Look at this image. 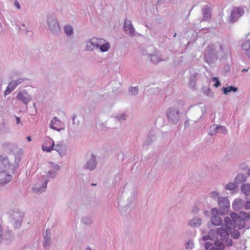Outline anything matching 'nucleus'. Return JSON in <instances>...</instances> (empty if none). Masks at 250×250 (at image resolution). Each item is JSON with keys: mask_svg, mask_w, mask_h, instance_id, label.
<instances>
[{"mask_svg": "<svg viewBox=\"0 0 250 250\" xmlns=\"http://www.w3.org/2000/svg\"><path fill=\"white\" fill-rule=\"evenodd\" d=\"M215 46L213 44H209L205 50L204 60L209 64L213 63L217 59Z\"/></svg>", "mask_w": 250, "mask_h": 250, "instance_id": "5", "label": "nucleus"}, {"mask_svg": "<svg viewBox=\"0 0 250 250\" xmlns=\"http://www.w3.org/2000/svg\"><path fill=\"white\" fill-rule=\"evenodd\" d=\"M213 215L211 217V222L214 226H220L223 224L222 219L218 215V210L216 208H213L211 210Z\"/></svg>", "mask_w": 250, "mask_h": 250, "instance_id": "12", "label": "nucleus"}, {"mask_svg": "<svg viewBox=\"0 0 250 250\" xmlns=\"http://www.w3.org/2000/svg\"><path fill=\"white\" fill-rule=\"evenodd\" d=\"M95 41L96 46L98 49H100L102 52H105L107 51L110 48V44L108 42H106V41L102 38H98L93 37Z\"/></svg>", "mask_w": 250, "mask_h": 250, "instance_id": "9", "label": "nucleus"}, {"mask_svg": "<svg viewBox=\"0 0 250 250\" xmlns=\"http://www.w3.org/2000/svg\"><path fill=\"white\" fill-rule=\"evenodd\" d=\"M248 70V69H244L242 71L244 72V71H247Z\"/></svg>", "mask_w": 250, "mask_h": 250, "instance_id": "62", "label": "nucleus"}, {"mask_svg": "<svg viewBox=\"0 0 250 250\" xmlns=\"http://www.w3.org/2000/svg\"><path fill=\"white\" fill-rule=\"evenodd\" d=\"M197 73L194 72L193 73L191 74L190 77H189V86L192 88H193L195 87L196 85V77L197 75Z\"/></svg>", "mask_w": 250, "mask_h": 250, "instance_id": "31", "label": "nucleus"}, {"mask_svg": "<svg viewBox=\"0 0 250 250\" xmlns=\"http://www.w3.org/2000/svg\"><path fill=\"white\" fill-rule=\"evenodd\" d=\"M51 241V233L50 230L47 229L45 231V234L44 235V241L43 245L44 248H48L50 245Z\"/></svg>", "mask_w": 250, "mask_h": 250, "instance_id": "23", "label": "nucleus"}, {"mask_svg": "<svg viewBox=\"0 0 250 250\" xmlns=\"http://www.w3.org/2000/svg\"><path fill=\"white\" fill-rule=\"evenodd\" d=\"M222 91L225 95H229L230 92H236L238 91V88L236 87L233 86H229L226 87H223Z\"/></svg>", "mask_w": 250, "mask_h": 250, "instance_id": "29", "label": "nucleus"}, {"mask_svg": "<svg viewBox=\"0 0 250 250\" xmlns=\"http://www.w3.org/2000/svg\"><path fill=\"white\" fill-rule=\"evenodd\" d=\"M96 166V157L94 154H92L90 155V158L87 160L86 165L84 166V168L89 170H93L95 169Z\"/></svg>", "mask_w": 250, "mask_h": 250, "instance_id": "15", "label": "nucleus"}, {"mask_svg": "<svg viewBox=\"0 0 250 250\" xmlns=\"http://www.w3.org/2000/svg\"><path fill=\"white\" fill-rule=\"evenodd\" d=\"M57 171L54 170L48 171L46 175L42 176L38 183L34 185L33 188L34 191L37 193H41L45 190L46 185L49 181V178L53 179L57 176Z\"/></svg>", "mask_w": 250, "mask_h": 250, "instance_id": "2", "label": "nucleus"}, {"mask_svg": "<svg viewBox=\"0 0 250 250\" xmlns=\"http://www.w3.org/2000/svg\"><path fill=\"white\" fill-rule=\"evenodd\" d=\"M184 125L185 127H188V126L189 125V122L188 120H187L185 122Z\"/></svg>", "mask_w": 250, "mask_h": 250, "instance_id": "53", "label": "nucleus"}, {"mask_svg": "<svg viewBox=\"0 0 250 250\" xmlns=\"http://www.w3.org/2000/svg\"><path fill=\"white\" fill-rule=\"evenodd\" d=\"M247 179V175L243 174H238L235 178V183L239 184L245 182Z\"/></svg>", "mask_w": 250, "mask_h": 250, "instance_id": "28", "label": "nucleus"}, {"mask_svg": "<svg viewBox=\"0 0 250 250\" xmlns=\"http://www.w3.org/2000/svg\"><path fill=\"white\" fill-rule=\"evenodd\" d=\"M66 146L62 144H59L56 145H54L53 150L57 151L61 156H63L65 154Z\"/></svg>", "mask_w": 250, "mask_h": 250, "instance_id": "25", "label": "nucleus"}, {"mask_svg": "<svg viewBox=\"0 0 250 250\" xmlns=\"http://www.w3.org/2000/svg\"><path fill=\"white\" fill-rule=\"evenodd\" d=\"M8 85L9 86H10V88L13 90H14L17 86V85H16L14 81H11L8 84Z\"/></svg>", "mask_w": 250, "mask_h": 250, "instance_id": "49", "label": "nucleus"}, {"mask_svg": "<svg viewBox=\"0 0 250 250\" xmlns=\"http://www.w3.org/2000/svg\"><path fill=\"white\" fill-rule=\"evenodd\" d=\"M194 242L191 240H188L186 244V248L187 249H191L194 247Z\"/></svg>", "mask_w": 250, "mask_h": 250, "instance_id": "42", "label": "nucleus"}, {"mask_svg": "<svg viewBox=\"0 0 250 250\" xmlns=\"http://www.w3.org/2000/svg\"><path fill=\"white\" fill-rule=\"evenodd\" d=\"M250 203H247V204L246 205H245V208L246 209H249L250 208V205H249Z\"/></svg>", "mask_w": 250, "mask_h": 250, "instance_id": "54", "label": "nucleus"}, {"mask_svg": "<svg viewBox=\"0 0 250 250\" xmlns=\"http://www.w3.org/2000/svg\"><path fill=\"white\" fill-rule=\"evenodd\" d=\"M244 14V10L242 7H235L231 12L227 21L229 23H234Z\"/></svg>", "mask_w": 250, "mask_h": 250, "instance_id": "8", "label": "nucleus"}, {"mask_svg": "<svg viewBox=\"0 0 250 250\" xmlns=\"http://www.w3.org/2000/svg\"><path fill=\"white\" fill-rule=\"evenodd\" d=\"M219 131H220V133L223 134H226L227 132V128L224 126L220 125H218Z\"/></svg>", "mask_w": 250, "mask_h": 250, "instance_id": "44", "label": "nucleus"}, {"mask_svg": "<svg viewBox=\"0 0 250 250\" xmlns=\"http://www.w3.org/2000/svg\"><path fill=\"white\" fill-rule=\"evenodd\" d=\"M12 172L0 169V185H4L10 182L13 178Z\"/></svg>", "mask_w": 250, "mask_h": 250, "instance_id": "10", "label": "nucleus"}, {"mask_svg": "<svg viewBox=\"0 0 250 250\" xmlns=\"http://www.w3.org/2000/svg\"><path fill=\"white\" fill-rule=\"evenodd\" d=\"M231 237L234 239H238L240 237V232L237 229L234 230L231 233Z\"/></svg>", "mask_w": 250, "mask_h": 250, "instance_id": "40", "label": "nucleus"}, {"mask_svg": "<svg viewBox=\"0 0 250 250\" xmlns=\"http://www.w3.org/2000/svg\"><path fill=\"white\" fill-rule=\"evenodd\" d=\"M203 19L202 21H206L211 17L210 9L207 6L203 9Z\"/></svg>", "mask_w": 250, "mask_h": 250, "instance_id": "30", "label": "nucleus"}, {"mask_svg": "<svg viewBox=\"0 0 250 250\" xmlns=\"http://www.w3.org/2000/svg\"><path fill=\"white\" fill-rule=\"evenodd\" d=\"M167 116L169 123L177 124L180 119V111L174 107L168 108L166 112Z\"/></svg>", "mask_w": 250, "mask_h": 250, "instance_id": "7", "label": "nucleus"}, {"mask_svg": "<svg viewBox=\"0 0 250 250\" xmlns=\"http://www.w3.org/2000/svg\"><path fill=\"white\" fill-rule=\"evenodd\" d=\"M65 33L68 36L72 35L73 33V28L71 25H66L64 27Z\"/></svg>", "mask_w": 250, "mask_h": 250, "instance_id": "34", "label": "nucleus"}, {"mask_svg": "<svg viewBox=\"0 0 250 250\" xmlns=\"http://www.w3.org/2000/svg\"><path fill=\"white\" fill-rule=\"evenodd\" d=\"M209 92L210 91V89L208 88V90Z\"/></svg>", "mask_w": 250, "mask_h": 250, "instance_id": "64", "label": "nucleus"}, {"mask_svg": "<svg viewBox=\"0 0 250 250\" xmlns=\"http://www.w3.org/2000/svg\"><path fill=\"white\" fill-rule=\"evenodd\" d=\"M212 80L213 82H215V83L213 85L215 87H218L219 86H220L221 83L218 77H213Z\"/></svg>", "mask_w": 250, "mask_h": 250, "instance_id": "43", "label": "nucleus"}, {"mask_svg": "<svg viewBox=\"0 0 250 250\" xmlns=\"http://www.w3.org/2000/svg\"><path fill=\"white\" fill-rule=\"evenodd\" d=\"M241 48L245 51V53L248 57L250 59V40L242 43Z\"/></svg>", "mask_w": 250, "mask_h": 250, "instance_id": "22", "label": "nucleus"}, {"mask_svg": "<svg viewBox=\"0 0 250 250\" xmlns=\"http://www.w3.org/2000/svg\"><path fill=\"white\" fill-rule=\"evenodd\" d=\"M59 123H58L57 122L55 125H56L57 126H60Z\"/></svg>", "mask_w": 250, "mask_h": 250, "instance_id": "61", "label": "nucleus"}, {"mask_svg": "<svg viewBox=\"0 0 250 250\" xmlns=\"http://www.w3.org/2000/svg\"><path fill=\"white\" fill-rule=\"evenodd\" d=\"M241 190L246 196V203H250V184H243L241 187Z\"/></svg>", "mask_w": 250, "mask_h": 250, "instance_id": "18", "label": "nucleus"}, {"mask_svg": "<svg viewBox=\"0 0 250 250\" xmlns=\"http://www.w3.org/2000/svg\"><path fill=\"white\" fill-rule=\"evenodd\" d=\"M138 91H139V89H138V86H135V87L131 86L129 88V93L130 95L135 96L138 94Z\"/></svg>", "mask_w": 250, "mask_h": 250, "instance_id": "36", "label": "nucleus"}, {"mask_svg": "<svg viewBox=\"0 0 250 250\" xmlns=\"http://www.w3.org/2000/svg\"><path fill=\"white\" fill-rule=\"evenodd\" d=\"M51 167L53 168V170H54L57 172L59 171L60 168V167L59 165H56L53 163H51Z\"/></svg>", "mask_w": 250, "mask_h": 250, "instance_id": "48", "label": "nucleus"}, {"mask_svg": "<svg viewBox=\"0 0 250 250\" xmlns=\"http://www.w3.org/2000/svg\"><path fill=\"white\" fill-rule=\"evenodd\" d=\"M217 236L215 238L210 239L209 238L207 240H209L211 242H206L205 243V248L206 250L210 249L211 250H221L225 248V241H223L221 238Z\"/></svg>", "mask_w": 250, "mask_h": 250, "instance_id": "4", "label": "nucleus"}, {"mask_svg": "<svg viewBox=\"0 0 250 250\" xmlns=\"http://www.w3.org/2000/svg\"><path fill=\"white\" fill-rule=\"evenodd\" d=\"M239 219V216L235 212H232L230 214V217H226L224 218V222L226 227H221L217 229V230H210L207 235H204L202 240L204 241L209 238L210 239L215 238L217 236H219L223 241H225L226 245L228 247L233 244V241L229 239V230L230 229L236 227V221Z\"/></svg>", "mask_w": 250, "mask_h": 250, "instance_id": "1", "label": "nucleus"}, {"mask_svg": "<svg viewBox=\"0 0 250 250\" xmlns=\"http://www.w3.org/2000/svg\"><path fill=\"white\" fill-rule=\"evenodd\" d=\"M153 138L152 136L149 135L147 139L144 142L143 146H147L151 145L154 141Z\"/></svg>", "mask_w": 250, "mask_h": 250, "instance_id": "37", "label": "nucleus"}, {"mask_svg": "<svg viewBox=\"0 0 250 250\" xmlns=\"http://www.w3.org/2000/svg\"><path fill=\"white\" fill-rule=\"evenodd\" d=\"M219 193L217 191H212L210 193V197L212 198L213 199H215L216 198H218Z\"/></svg>", "mask_w": 250, "mask_h": 250, "instance_id": "46", "label": "nucleus"}, {"mask_svg": "<svg viewBox=\"0 0 250 250\" xmlns=\"http://www.w3.org/2000/svg\"><path fill=\"white\" fill-rule=\"evenodd\" d=\"M220 50L225 57H228L230 54V49L229 46L227 44H222L219 46Z\"/></svg>", "mask_w": 250, "mask_h": 250, "instance_id": "21", "label": "nucleus"}, {"mask_svg": "<svg viewBox=\"0 0 250 250\" xmlns=\"http://www.w3.org/2000/svg\"><path fill=\"white\" fill-rule=\"evenodd\" d=\"M201 224V219L198 217L194 218L188 222V225L192 227H199Z\"/></svg>", "mask_w": 250, "mask_h": 250, "instance_id": "27", "label": "nucleus"}, {"mask_svg": "<svg viewBox=\"0 0 250 250\" xmlns=\"http://www.w3.org/2000/svg\"><path fill=\"white\" fill-rule=\"evenodd\" d=\"M96 41L92 38L90 40L86 41L85 43V50L86 51H92L94 50H96L98 49L97 47L96 42H95Z\"/></svg>", "mask_w": 250, "mask_h": 250, "instance_id": "19", "label": "nucleus"}, {"mask_svg": "<svg viewBox=\"0 0 250 250\" xmlns=\"http://www.w3.org/2000/svg\"><path fill=\"white\" fill-rule=\"evenodd\" d=\"M247 174L248 176H250V168L248 170Z\"/></svg>", "mask_w": 250, "mask_h": 250, "instance_id": "59", "label": "nucleus"}, {"mask_svg": "<svg viewBox=\"0 0 250 250\" xmlns=\"http://www.w3.org/2000/svg\"><path fill=\"white\" fill-rule=\"evenodd\" d=\"M244 206V202L240 198L235 200L232 203V208L236 211L241 209Z\"/></svg>", "mask_w": 250, "mask_h": 250, "instance_id": "20", "label": "nucleus"}, {"mask_svg": "<svg viewBox=\"0 0 250 250\" xmlns=\"http://www.w3.org/2000/svg\"><path fill=\"white\" fill-rule=\"evenodd\" d=\"M124 29L126 34L130 37H133L134 35L135 28L133 26L131 21L126 19L124 22Z\"/></svg>", "mask_w": 250, "mask_h": 250, "instance_id": "14", "label": "nucleus"}, {"mask_svg": "<svg viewBox=\"0 0 250 250\" xmlns=\"http://www.w3.org/2000/svg\"><path fill=\"white\" fill-rule=\"evenodd\" d=\"M54 146V142L53 140L51 138L47 137L44 139L42 148L43 151L50 152L53 149Z\"/></svg>", "mask_w": 250, "mask_h": 250, "instance_id": "13", "label": "nucleus"}, {"mask_svg": "<svg viewBox=\"0 0 250 250\" xmlns=\"http://www.w3.org/2000/svg\"><path fill=\"white\" fill-rule=\"evenodd\" d=\"M14 4L18 9H20L21 8L20 4L17 0H15Z\"/></svg>", "mask_w": 250, "mask_h": 250, "instance_id": "50", "label": "nucleus"}, {"mask_svg": "<svg viewBox=\"0 0 250 250\" xmlns=\"http://www.w3.org/2000/svg\"><path fill=\"white\" fill-rule=\"evenodd\" d=\"M57 122L61 123V121L59 120L57 117H54L53 119L50 122L49 127L50 128L60 132L62 129H63V128H58L56 126H54V125H55Z\"/></svg>", "mask_w": 250, "mask_h": 250, "instance_id": "26", "label": "nucleus"}, {"mask_svg": "<svg viewBox=\"0 0 250 250\" xmlns=\"http://www.w3.org/2000/svg\"><path fill=\"white\" fill-rule=\"evenodd\" d=\"M82 222L85 225H89L91 224L93 221L91 218L88 217H84L82 219Z\"/></svg>", "mask_w": 250, "mask_h": 250, "instance_id": "39", "label": "nucleus"}, {"mask_svg": "<svg viewBox=\"0 0 250 250\" xmlns=\"http://www.w3.org/2000/svg\"><path fill=\"white\" fill-rule=\"evenodd\" d=\"M218 133H220V131H219L218 128V125H215L210 127L208 135L213 136Z\"/></svg>", "mask_w": 250, "mask_h": 250, "instance_id": "32", "label": "nucleus"}, {"mask_svg": "<svg viewBox=\"0 0 250 250\" xmlns=\"http://www.w3.org/2000/svg\"><path fill=\"white\" fill-rule=\"evenodd\" d=\"M13 90L10 88V86L8 85V86L6 87V89L4 91V95L6 96L9 94Z\"/></svg>", "mask_w": 250, "mask_h": 250, "instance_id": "47", "label": "nucleus"}, {"mask_svg": "<svg viewBox=\"0 0 250 250\" xmlns=\"http://www.w3.org/2000/svg\"><path fill=\"white\" fill-rule=\"evenodd\" d=\"M26 80V78H19L15 80H13L16 85L18 86L19 84L23 83Z\"/></svg>", "mask_w": 250, "mask_h": 250, "instance_id": "45", "label": "nucleus"}, {"mask_svg": "<svg viewBox=\"0 0 250 250\" xmlns=\"http://www.w3.org/2000/svg\"><path fill=\"white\" fill-rule=\"evenodd\" d=\"M15 162L12 163L9 158L6 155H1L0 156V169L5 170L7 171L14 172V171L19 166L21 161V158L19 157H14Z\"/></svg>", "mask_w": 250, "mask_h": 250, "instance_id": "3", "label": "nucleus"}, {"mask_svg": "<svg viewBox=\"0 0 250 250\" xmlns=\"http://www.w3.org/2000/svg\"><path fill=\"white\" fill-rule=\"evenodd\" d=\"M3 239L2 236V229L1 226H0V243Z\"/></svg>", "mask_w": 250, "mask_h": 250, "instance_id": "52", "label": "nucleus"}, {"mask_svg": "<svg viewBox=\"0 0 250 250\" xmlns=\"http://www.w3.org/2000/svg\"><path fill=\"white\" fill-rule=\"evenodd\" d=\"M47 25L51 32L55 36L58 35L61 29L55 16L51 15L47 18Z\"/></svg>", "mask_w": 250, "mask_h": 250, "instance_id": "6", "label": "nucleus"}, {"mask_svg": "<svg viewBox=\"0 0 250 250\" xmlns=\"http://www.w3.org/2000/svg\"><path fill=\"white\" fill-rule=\"evenodd\" d=\"M85 250H92L90 247H87L86 249H85Z\"/></svg>", "mask_w": 250, "mask_h": 250, "instance_id": "60", "label": "nucleus"}, {"mask_svg": "<svg viewBox=\"0 0 250 250\" xmlns=\"http://www.w3.org/2000/svg\"><path fill=\"white\" fill-rule=\"evenodd\" d=\"M176 35H177V34L176 33H175L173 37H175L176 36Z\"/></svg>", "mask_w": 250, "mask_h": 250, "instance_id": "63", "label": "nucleus"}, {"mask_svg": "<svg viewBox=\"0 0 250 250\" xmlns=\"http://www.w3.org/2000/svg\"><path fill=\"white\" fill-rule=\"evenodd\" d=\"M29 22L28 21H25L22 24L21 23H17V25L20 26V30L25 31L26 32H28L29 30L27 29V25H28Z\"/></svg>", "mask_w": 250, "mask_h": 250, "instance_id": "33", "label": "nucleus"}, {"mask_svg": "<svg viewBox=\"0 0 250 250\" xmlns=\"http://www.w3.org/2000/svg\"><path fill=\"white\" fill-rule=\"evenodd\" d=\"M126 115L124 113L116 115L115 118L119 122H122L126 119Z\"/></svg>", "mask_w": 250, "mask_h": 250, "instance_id": "41", "label": "nucleus"}, {"mask_svg": "<svg viewBox=\"0 0 250 250\" xmlns=\"http://www.w3.org/2000/svg\"><path fill=\"white\" fill-rule=\"evenodd\" d=\"M26 139L28 141L30 142L31 141V137L30 136H28L26 137Z\"/></svg>", "mask_w": 250, "mask_h": 250, "instance_id": "58", "label": "nucleus"}, {"mask_svg": "<svg viewBox=\"0 0 250 250\" xmlns=\"http://www.w3.org/2000/svg\"><path fill=\"white\" fill-rule=\"evenodd\" d=\"M237 187L236 184L232 182H229L225 186V188L227 190H233Z\"/></svg>", "mask_w": 250, "mask_h": 250, "instance_id": "38", "label": "nucleus"}, {"mask_svg": "<svg viewBox=\"0 0 250 250\" xmlns=\"http://www.w3.org/2000/svg\"><path fill=\"white\" fill-rule=\"evenodd\" d=\"M76 117V115H75V114L73 115L72 116V120H73V124H75V119Z\"/></svg>", "mask_w": 250, "mask_h": 250, "instance_id": "56", "label": "nucleus"}, {"mask_svg": "<svg viewBox=\"0 0 250 250\" xmlns=\"http://www.w3.org/2000/svg\"><path fill=\"white\" fill-rule=\"evenodd\" d=\"M17 99L22 102L26 106L31 101L32 97L25 90L19 92L16 97Z\"/></svg>", "mask_w": 250, "mask_h": 250, "instance_id": "11", "label": "nucleus"}, {"mask_svg": "<svg viewBox=\"0 0 250 250\" xmlns=\"http://www.w3.org/2000/svg\"><path fill=\"white\" fill-rule=\"evenodd\" d=\"M218 205L220 208L223 210H226L230 207L229 202L227 197H218Z\"/></svg>", "mask_w": 250, "mask_h": 250, "instance_id": "17", "label": "nucleus"}, {"mask_svg": "<svg viewBox=\"0 0 250 250\" xmlns=\"http://www.w3.org/2000/svg\"><path fill=\"white\" fill-rule=\"evenodd\" d=\"M12 216L13 221L15 222L17 225H20L21 224L23 218L22 213L19 212H15L12 214Z\"/></svg>", "mask_w": 250, "mask_h": 250, "instance_id": "24", "label": "nucleus"}, {"mask_svg": "<svg viewBox=\"0 0 250 250\" xmlns=\"http://www.w3.org/2000/svg\"><path fill=\"white\" fill-rule=\"evenodd\" d=\"M150 57V61L154 64H158L161 62H167L169 59L168 57H163L162 55L159 54H152L149 55Z\"/></svg>", "mask_w": 250, "mask_h": 250, "instance_id": "16", "label": "nucleus"}, {"mask_svg": "<svg viewBox=\"0 0 250 250\" xmlns=\"http://www.w3.org/2000/svg\"><path fill=\"white\" fill-rule=\"evenodd\" d=\"M20 122V119L19 117H16V122L17 124H19Z\"/></svg>", "mask_w": 250, "mask_h": 250, "instance_id": "57", "label": "nucleus"}, {"mask_svg": "<svg viewBox=\"0 0 250 250\" xmlns=\"http://www.w3.org/2000/svg\"><path fill=\"white\" fill-rule=\"evenodd\" d=\"M243 217L244 218H249L250 219V212L249 213H243Z\"/></svg>", "mask_w": 250, "mask_h": 250, "instance_id": "51", "label": "nucleus"}, {"mask_svg": "<svg viewBox=\"0 0 250 250\" xmlns=\"http://www.w3.org/2000/svg\"><path fill=\"white\" fill-rule=\"evenodd\" d=\"M245 225V223L244 220L241 218L239 216V219L236 221V227L238 229H241L242 228H244Z\"/></svg>", "mask_w": 250, "mask_h": 250, "instance_id": "35", "label": "nucleus"}, {"mask_svg": "<svg viewBox=\"0 0 250 250\" xmlns=\"http://www.w3.org/2000/svg\"><path fill=\"white\" fill-rule=\"evenodd\" d=\"M8 146L9 147H10L11 146H12L13 148H16L17 147V145H12L10 144H8Z\"/></svg>", "mask_w": 250, "mask_h": 250, "instance_id": "55", "label": "nucleus"}]
</instances>
